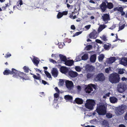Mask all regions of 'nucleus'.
<instances>
[{
	"mask_svg": "<svg viewBox=\"0 0 127 127\" xmlns=\"http://www.w3.org/2000/svg\"><path fill=\"white\" fill-rule=\"evenodd\" d=\"M77 91L78 92H80L81 91L82 88L79 85L77 86Z\"/></svg>",
	"mask_w": 127,
	"mask_h": 127,
	"instance_id": "nucleus-48",
	"label": "nucleus"
},
{
	"mask_svg": "<svg viewBox=\"0 0 127 127\" xmlns=\"http://www.w3.org/2000/svg\"><path fill=\"white\" fill-rule=\"evenodd\" d=\"M11 56V55L10 54L8 53L5 56V57L6 58L9 57H10Z\"/></svg>",
	"mask_w": 127,
	"mask_h": 127,
	"instance_id": "nucleus-52",
	"label": "nucleus"
},
{
	"mask_svg": "<svg viewBox=\"0 0 127 127\" xmlns=\"http://www.w3.org/2000/svg\"><path fill=\"white\" fill-rule=\"evenodd\" d=\"M62 13L63 16L64 15H66L68 14V11H64L62 12Z\"/></svg>",
	"mask_w": 127,
	"mask_h": 127,
	"instance_id": "nucleus-53",
	"label": "nucleus"
},
{
	"mask_svg": "<svg viewBox=\"0 0 127 127\" xmlns=\"http://www.w3.org/2000/svg\"><path fill=\"white\" fill-rule=\"evenodd\" d=\"M91 25H88L85 26V28L86 29H88L90 28Z\"/></svg>",
	"mask_w": 127,
	"mask_h": 127,
	"instance_id": "nucleus-63",
	"label": "nucleus"
},
{
	"mask_svg": "<svg viewBox=\"0 0 127 127\" xmlns=\"http://www.w3.org/2000/svg\"><path fill=\"white\" fill-rule=\"evenodd\" d=\"M111 46V44H109V45H107L105 44L104 45L103 47L105 50H108L110 48Z\"/></svg>",
	"mask_w": 127,
	"mask_h": 127,
	"instance_id": "nucleus-33",
	"label": "nucleus"
},
{
	"mask_svg": "<svg viewBox=\"0 0 127 127\" xmlns=\"http://www.w3.org/2000/svg\"><path fill=\"white\" fill-rule=\"evenodd\" d=\"M52 75L55 77H57L58 75V72L57 68H53L51 71Z\"/></svg>",
	"mask_w": 127,
	"mask_h": 127,
	"instance_id": "nucleus-12",
	"label": "nucleus"
},
{
	"mask_svg": "<svg viewBox=\"0 0 127 127\" xmlns=\"http://www.w3.org/2000/svg\"><path fill=\"white\" fill-rule=\"evenodd\" d=\"M88 58V55L87 54H85L82 57V59L83 60H86Z\"/></svg>",
	"mask_w": 127,
	"mask_h": 127,
	"instance_id": "nucleus-34",
	"label": "nucleus"
},
{
	"mask_svg": "<svg viewBox=\"0 0 127 127\" xmlns=\"http://www.w3.org/2000/svg\"><path fill=\"white\" fill-rule=\"evenodd\" d=\"M32 61L34 65L36 66H38V64L39 63V60L38 58L34 56L32 60Z\"/></svg>",
	"mask_w": 127,
	"mask_h": 127,
	"instance_id": "nucleus-15",
	"label": "nucleus"
},
{
	"mask_svg": "<svg viewBox=\"0 0 127 127\" xmlns=\"http://www.w3.org/2000/svg\"><path fill=\"white\" fill-rule=\"evenodd\" d=\"M104 57V55L103 54L100 55L98 57V60L99 61H102Z\"/></svg>",
	"mask_w": 127,
	"mask_h": 127,
	"instance_id": "nucleus-37",
	"label": "nucleus"
},
{
	"mask_svg": "<svg viewBox=\"0 0 127 127\" xmlns=\"http://www.w3.org/2000/svg\"><path fill=\"white\" fill-rule=\"evenodd\" d=\"M75 13L74 12H72L71 13L69 14L70 15L69 16V17L71 19H75L76 17V16L75 15L73 16L74 14H75Z\"/></svg>",
	"mask_w": 127,
	"mask_h": 127,
	"instance_id": "nucleus-31",
	"label": "nucleus"
},
{
	"mask_svg": "<svg viewBox=\"0 0 127 127\" xmlns=\"http://www.w3.org/2000/svg\"><path fill=\"white\" fill-rule=\"evenodd\" d=\"M96 59V56L95 54H93L91 56L90 58V61L92 63H95Z\"/></svg>",
	"mask_w": 127,
	"mask_h": 127,
	"instance_id": "nucleus-24",
	"label": "nucleus"
},
{
	"mask_svg": "<svg viewBox=\"0 0 127 127\" xmlns=\"http://www.w3.org/2000/svg\"><path fill=\"white\" fill-rule=\"evenodd\" d=\"M89 85L91 87V88H93L95 90L96 89L97 87L95 85L91 84Z\"/></svg>",
	"mask_w": 127,
	"mask_h": 127,
	"instance_id": "nucleus-43",
	"label": "nucleus"
},
{
	"mask_svg": "<svg viewBox=\"0 0 127 127\" xmlns=\"http://www.w3.org/2000/svg\"><path fill=\"white\" fill-rule=\"evenodd\" d=\"M85 90L87 93L89 94L93 91V88H91V87L89 85L88 86L85 88Z\"/></svg>",
	"mask_w": 127,
	"mask_h": 127,
	"instance_id": "nucleus-22",
	"label": "nucleus"
},
{
	"mask_svg": "<svg viewBox=\"0 0 127 127\" xmlns=\"http://www.w3.org/2000/svg\"><path fill=\"white\" fill-rule=\"evenodd\" d=\"M64 81L63 79H60L59 81V84L61 86H63L64 84Z\"/></svg>",
	"mask_w": 127,
	"mask_h": 127,
	"instance_id": "nucleus-47",
	"label": "nucleus"
},
{
	"mask_svg": "<svg viewBox=\"0 0 127 127\" xmlns=\"http://www.w3.org/2000/svg\"><path fill=\"white\" fill-rule=\"evenodd\" d=\"M74 101L77 104H81L83 103V101L82 99L77 97L75 99Z\"/></svg>",
	"mask_w": 127,
	"mask_h": 127,
	"instance_id": "nucleus-18",
	"label": "nucleus"
},
{
	"mask_svg": "<svg viewBox=\"0 0 127 127\" xmlns=\"http://www.w3.org/2000/svg\"><path fill=\"white\" fill-rule=\"evenodd\" d=\"M95 41L97 43L99 44H102V41L101 40L98 39H96L95 40Z\"/></svg>",
	"mask_w": 127,
	"mask_h": 127,
	"instance_id": "nucleus-51",
	"label": "nucleus"
},
{
	"mask_svg": "<svg viewBox=\"0 0 127 127\" xmlns=\"http://www.w3.org/2000/svg\"><path fill=\"white\" fill-rule=\"evenodd\" d=\"M121 62L122 64L124 65H127V59L125 58L121 60Z\"/></svg>",
	"mask_w": 127,
	"mask_h": 127,
	"instance_id": "nucleus-29",
	"label": "nucleus"
},
{
	"mask_svg": "<svg viewBox=\"0 0 127 127\" xmlns=\"http://www.w3.org/2000/svg\"><path fill=\"white\" fill-rule=\"evenodd\" d=\"M116 60L115 57H113L109 58L108 63L110 64H111L114 62Z\"/></svg>",
	"mask_w": 127,
	"mask_h": 127,
	"instance_id": "nucleus-30",
	"label": "nucleus"
},
{
	"mask_svg": "<svg viewBox=\"0 0 127 127\" xmlns=\"http://www.w3.org/2000/svg\"><path fill=\"white\" fill-rule=\"evenodd\" d=\"M34 69L36 70V71H38L40 73H42V72L39 69H38L37 68H34Z\"/></svg>",
	"mask_w": 127,
	"mask_h": 127,
	"instance_id": "nucleus-62",
	"label": "nucleus"
},
{
	"mask_svg": "<svg viewBox=\"0 0 127 127\" xmlns=\"http://www.w3.org/2000/svg\"><path fill=\"white\" fill-rule=\"evenodd\" d=\"M116 39L114 40L113 41V42H115L117 41L118 40H120V39L118 38V36L117 34H116Z\"/></svg>",
	"mask_w": 127,
	"mask_h": 127,
	"instance_id": "nucleus-56",
	"label": "nucleus"
},
{
	"mask_svg": "<svg viewBox=\"0 0 127 127\" xmlns=\"http://www.w3.org/2000/svg\"><path fill=\"white\" fill-rule=\"evenodd\" d=\"M59 56L61 62L64 63L67 60L66 56L61 54L59 55Z\"/></svg>",
	"mask_w": 127,
	"mask_h": 127,
	"instance_id": "nucleus-16",
	"label": "nucleus"
},
{
	"mask_svg": "<svg viewBox=\"0 0 127 127\" xmlns=\"http://www.w3.org/2000/svg\"><path fill=\"white\" fill-rule=\"evenodd\" d=\"M127 108V106L124 105H122L121 106L117 107L115 110L116 114L117 116L122 115L124 113Z\"/></svg>",
	"mask_w": 127,
	"mask_h": 127,
	"instance_id": "nucleus-3",
	"label": "nucleus"
},
{
	"mask_svg": "<svg viewBox=\"0 0 127 127\" xmlns=\"http://www.w3.org/2000/svg\"><path fill=\"white\" fill-rule=\"evenodd\" d=\"M127 89V85L123 83H120L117 86L118 91L122 93L124 92Z\"/></svg>",
	"mask_w": 127,
	"mask_h": 127,
	"instance_id": "nucleus-6",
	"label": "nucleus"
},
{
	"mask_svg": "<svg viewBox=\"0 0 127 127\" xmlns=\"http://www.w3.org/2000/svg\"><path fill=\"white\" fill-rule=\"evenodd\" d=\"M106 3H107V8H108L109 9H111L113 7V3L111 2H108L106 1Z\"/></svg>",
	"mask_w": 127,
	"mask_h": 127,
	"instance_id": "nucleus-26",
	"label": "nucleus"
},
{
	"mask_svg": "<svg viewBox=\"0 0 127 127\" xmlns=\"http://www.w3.org/2000/svg\"><path fill=\"white\" fill-rule=\"evenodd\" d=\"M120 75L116 73H113L110 74L108 77V79L110 82L112 84L118 83L120 80Z\"/></svg>",
	"mask_w": 127,
	"mask_h": 127,
	"instance_id": "nucleus-1",
	"label": "nucleus"
},
{
	"mask_svg": "<svg viewBox=\"0 0 127 127\" xmlns=\"http://www.w3.org/2000/svg\"><path fill=\"white\" fill-rule=\"evenodd\" d=\"M16 71V69L14 68L12 69L11 71H10L8 69H6L4 70L3 72V74L4 75H8L9 74L14 75V73Z\"/></svg>",
	"mask_w": 127,
	"mask_h": 127,
	"instance_id": "nucleus-8",
	"label": "nucleus"
},
{
	"mask_svg": "<svg viewBox=\"0 0 127 127\" xmlns=\"http://www.w3.org/2000/svg\"><path fill=\"white\" fill-rule=\"evenodd\" d=\"M125 27V24H123L121 26H119V30L118 31L122 30Z\"/></svg>",
	"mask_w": 127,
	"mask_h": 127,
	"instance_id": "nucleus-46",
	"label": "nucleus"
},
{
	"mask_svg": "<svg viewBox=\"0 0 127 127\" xmlns=\"http://www.w3.org/2000/svg\"><path fill=\"white\" fill-rule=\"evenodd\" d=\"M63 16L62 12H59L57 15V17L59 19L62 17Z\"/></svg>",
	"mask_w": 127,
	"mask_h": 127,
	"instance_id": "nucleus-42",
	"label": "nucleus"
},
{
	"mask_svg": "<svg viewBox=\"0 0 127 127\" xmlns=\"http://www.w3.org/2000/svg\"><path fill=\"white\" fill-rule=\"evenodd\" d=\"M100 37L101 39L102 40L104 41H106L107 40V39L106 36L104 35H103L101 37Z\"/></svg>",
	"mask_w": 127,
	"mask_h": 127,
	"instance_id": "nucleus-38",
	"label": "nucleus"
},
{
	"mask_svg": "<svg viewBox=\"0 0 127 127\" xmlns=\"http://www.w3.org/2000/svg\"><path fill=\"white\" fill-rule=\"evenodd\" d=\"M124 118L125 120H127V112L125 114L124 117Z\"/></svg>",
	"mask_w": 127,
	"mask_h": 127,
	"instance_id": "nucleus-64",
	"label": "nucleus"
},
{
	"mask_svg": "<svg viewBox=\"0 0 127 127\" xmlns=\"http://www.w3.org/2000/svg\"><path fill=\"white\" fill-rule=\"evenodd\" d=\"M71 29L73 30H74L75 29V27L74 25H71Z\"/></svg>",
	"mask_w": 127,
	"mask_h": 127,
	"instance_id": "nucleus-59",
	"label": "nucleus"
},
{
	"mask_svg": "<svg viewBox=\"0 0 127 127\" xmlns=\"http://www.w3.org/2000/svg\"><path fill=\"white\" fill-rule=\"evenodd\" d=\"M109 99L110 102L112 103H115L117 102L118 101L117 98L114 97H110Z\"/></svg>",
	"mask_w": 127,
	"mask_h": 127,
	"instance_id": "nucleus-23",
	"label": "nucleus"
},
{
	"mask_svg": "<svg viewBox=\"0 0 127 127\" xmlns=\"http://www.w3.org/2000/svg\"><path fill=\"white\" fill-rule=\"evenodd\" d=\"M50 62L53 63V64L56 63L57 62L55 60H53L52 59H50Z\"/></svg>",
	"mask_w": 127,
	"mask_h": 127,
	"instance_id": "nucleus-54",
	"label": "nucleus"
},
{
	"mask_svg": "<svg viewBox=\"0 0 127 127\" xmlns=\"http://www.w3.org/2000/svg\"><path fill=\"white\" fill-rule=\"evenodd\" d=\"M95 79L96 81H103L105 80V77L103 73H99L96 76Z\"/></svg>",
	"mask_w": 127,
	"mask_h": 127,
	"instance_id": "nucleus-7",
	"label": "nucleus"
},
{
	"mask_svg": "<svg viewBox=\"0 0 127 127\" xmlns=\"http://www.w3.org/2000/svg\"><path fill=\"white\" fill-rule=\"evenodd\" d=\"M44 73L48 78H51L52 77L50 74L47 71L45 70Z\"/></svg>",
	"mask_w": 127,
	"mask_h": 127,
	"instance_id": "nucleus-35",
	"label": "nucleus"
},
{
	"mask_svg": "<svg viewBox=\"0 0 127 127\" xmlns=\"http://www.w3.org/2000/svg\"><path fill=\"white\" fill-rule=\"evenodd\" d=\"M23 68L24 70V71L26 73L29 72L30 70L28 67H27L26 66H25L23 67Z\"/></svg>",
	"mask_w": 127,
	"mask_h": 127,
	"instance_id": "nucleus-36",
	"label": "nucleus"
},
{
	"mask_svg": "<svg viewBox=\"0 0 127 127\" xmlns=\"http://www.w3.org/2000/svg\"><path fill=\"white\" fill-rule=\"evenodd\" d=\"M75 69L76 71L78 72H80L81 71V69L79 66H76L75 67Z\"/></svg>",
	"mask_w": 127,
	"mask_h": 127,
	"instance_id": "nucleus-44",
	"label": "nucleus"
},
{
	"mask_svg": "<svg viewBox=\"0 0 127 127\" xmlns=\"http://www.w3.org/2000/svg\"><path fill=\"white\" fill-rule=\"evenodd\" d=\"M107 106L104 105H99L96 110V112L99 115H105L106 112Z\"/></svg>",
	"mask_w": 127,
	"mask_h": 127,
	"instance_id": "nucleus-2",
	"label": "nucleus"
},
{
	"mask_svg": "<svg viewBox=\"0 0 127 127\" xmlns=\"http://www.w3.org/2000/svg\"><path fill=\"white\" fill-rule=\"evenodd\" d=\"M105 72L107 73H109V69L108 68H106L105 69Z\"/></svg>",
	"mask_w": 127,
	"mask_h": 127,
	"instance_id": "nucleus-60",
	"label": "nucleus"
},
{
	"mask_svg": "<svg viewBox=\"0 0 127 127\" xmlns=\"http://www.w3.org/2000/svg\"><path fill=\"white\" fill-rule=\"evenodd\" d=\"M102 125L105 127H109V124L107 121L105 120H103L102 122Z\"/></svg>",
	"mask_w": 127,
	"mask_h": 127,
	"instance_id": "nucleus-25",
	"label": "nucleus"
},
{
	"mask_svg": "<svg viewBox=\"0 0 127 127\" xmlns=\"http://www.w3.org/2000/svg\"><path fill=\"white\" fill-rule=\"evenodd\" d=\"M92 48V46L90 45H87L86 47L87 51L90 50Z\"/></svg>",
	"mask_w": 127,
	"mask_h": 127,
	"instance_id": "nucleus-41",
	"label": "nucleus"
},
{
	"mask_svg": "<svg viewBox=\"0 0 127 127\" xmlns=\"http://www.w3.org/2000/svg\"><path fill=\"white\" fill-rule=\"evenodd\" d=\"M85 104V107L87 109L92 110L94 108V107L95 104V103L94 100L89 99L86 101Z\"/></svg>",
	"mask_w": 127,
	"mask_h": 127,
	"instance_id": "nucleus-4",
	"label": "nucleus"
},
{
	"mask_svg": "<svg viewBox=\"0 0 127 127\" xmlns=\"http://www.w3.org/2000/svg\"><path fill=\"white\" fill-rule=\"evenodd\" d=\"M105 28V27L104 25H101L99 27L98 31L99 32H100Z\"/></svg>",
	"mask_w": 127,
	"mask_h": 127,
	"instance_id": "nucleus-32",
	"label": "nucleus"
},
{
	"mask_svg": "<svg viewBox=\"0 0 127 127\" xmlns=\"http://www.w3.org/2000/svg\"><path fill=\"white\" fill-rule=\"evenodd\" d=\"M116 27V25L115 24H113V25L109 29L112 30L114 28H115Z\"/></svg>",
	"mask_w": 127,
	"mask_h": 127,
	"instance_id": "nucleus-55",
	"label": "nucleus"
},
{
	"mask_svg": "<svg viewBox=\"0 0 127 127\" xmlns=\"http://www.w3.org/2000/svg\"><path fill=\"white\" fill-rule=\"evenodd\" d=\"M106 114V117L108 118H110L112 117V114L110 113H107Z\"/></svg>",
	"mask_w": 127,
	"mask_h": 127,
	"instance_id": "nucleus-39",
	"label": "nucleus"
},
{
	"mask_svg": "<svg viewBox=\"0 0 127 127\" xmlns=\"http://www.w3.org/2000/svg\"><path fill=\"white\" fill-rule=\"evenodd\" d=\"M124 72L123 71V69H120L119 71L118 74H123Z\"/></svg>",
	"mask_w": 127,
	"mask_h": 127,
	"instance_id": "nucleus-50",
	"label": "nucleus"
},
{
	"mask_svg": "<svg viewBox=\"0 0 127 127\" xmlns=\"http://www.w3.org/2000/svg\"><path fill=\"white\" fill-rule=\"evenodd\" d=\"M99 8L101 9V11L102 12H104L107 8L106 3L105 2H102L100 5Z\"/></svg>",
	"mask_w": 127,
	"mask_h": 127,
	"instance_id": "nucleus-11",
	"label": "nucleus"
},
{
	"mask_svg": "<svg viewBox=\"0 0 127 127\" xmlns=\"http://www.w3.org/2000/svg\"><path fill=\"white\" fill-rule=\"evenodd\" d=\"M64 98L67 100L71 101L72 100V97L69 95H66L64 96Z\"/></svg>",
	"mask_w": 127,
	"mask_h": 127,
	"instance_id": "nucleus-27",
	"label": "nucleus"
},
{
	"mask_svg": "<svg viewBox=\"0 0 127 127\" xmlns=\"http://www.w3.org/2000/svg\"><path fill=\"white\" fill-rule=\"evenodd\" d=\"M97 33L95 31H93L91 32L89 35V37L91 38L95 39L96 37V34Z\"/></svg>",
	"mask_w": 127,
	"mask_h": 127,
	"instance_id": "nucleus-20",
	"label": "nucleus"
},
{
	"mask_svg": "<svg viewBox=\"0 0 127 127\" xmlns=\"http://www.w3.org/2000/svg\"><path fill=\"white\" fill-rule=\"evenodd\" d=\"M102 18L104 24H106L108 23V21L110 20L109 15L107 14H105L102 16Z\"/></svg>",
	"mask_w": 127,
	"mask_h": 127,
	"instance_id": "nucleus-10",
	"label": "nucleus"
},
{
	"mask_svg": "<svg viewBox=\"0 0 127 127\" xmlns=\"http://www.w3.org/2000/svg\"><path fill=\"white\" fill-rule=\"evenodd\" d=\"M37 76L35 75L34 74L32 73H31V74L33 76V77L34 79H36L40 81L41 80V77L39 73H37Z\"/></svg>",
	"mask_w": 127,
	"mask_h": 127,
	"instance_id": "nucleus-21",
	"label": "nucleus"
},
{
	"mask_svg": "<svg viewBox=\"0 0 127 127\" xmlns=\"http://www.w3.org/2000/svg\"><path fill=\"white\" fill-rule=\"evenodd\" d=\"M68 74L69 76L72 78L76 77L78 75V74L76 72L72 70L69 71Z\"/></svg>",
	"mask_w": 127,
	"mask_h": 127,
	"instance_id": "nucleus-13",
	"label": "nucleus"
},
{
	"mask_svg": "<svg viewBox=\"0 0 127 127\" xmlns=\"http://www.w3.org/2000/svg\"><path fill=\"white\" fill-rule=\"evenodd\" d=\"M16 71L14 73V75H13L12 76L15 78H21L24 79H25V77H26V74L24 73L23 72H21L19 71L16 70Z\"/></svg>",
	"mask_w": 127,
	"mask_h": 127,
	"instance_id": "nucleus-5",
	"label": "nucleus"
},
{
	"mask_svg": "<svg viewBox=\"0 0 127 127\" xmlns=\"http://www.w3.org/2000/svg\"><path fill=\"white\" fill-rule=\"evenodd\" d=\"M94 75V74L92 73H88L87 75V77L88 78H90Z\"/></svg>",
	"mask_w": 127,
	"mask_h": 127,
	"instance_id": "nucleus-40",
	"label": "nucleus"
},
{
	"mask_svg": "<svg viewBox=\"0 0 127 127\" xmlns=\"http://www.w3.org/2000/svg\"><path fill=\"white\" fill-rule=\"evenodd\" d=\"M68 68L65 66H62L60 69V71L62 73L65 74L68 72Z\"/></svg>",
	"mask_w": 127,
	"mask_h": 127,
	"instance_id": "nucleus-17",
	"label": "nucleus"
},
{
	"mask_svg": "<svg viewBox=\"0 0 127 127\" xmlns=\"http://www.w3.org/2000/svg\"><path fill=\"white\" fill-rule=\"evenodd\" d=\"M54 97L55 98H57L59 96V95L57 93H56L54 95Z\"/></svg>",
	"mask_w": 127,
	"mask_h": 127,
	"instance_id": "nucleus-57",
	"label": "nucleus"
},
{
	"mask_svg": "<svg viewBox=\"0 0 127 127\" xmlns=\"http://www.w3.org/2000/svg\"><path fill=\"white\" fill-rule=\"evenodd\" d=\"M65 83L66 88L69 90L71 89L73 87V84L71 81L66 80Z\"/></svg>",
	"mask_w": 127,
	"mask_h": 127,
	"instance_id": "nucleus-9",
	"label": "nucleus"
},
{
	"mask_svg": "<svg viewBox=\"0 0 127 127\" xmlns=\"http://www.w3.org/2000/svg\"><path fill=\"white\" fill-rule=\"evenodd\" d=\"M11 5V3H10V2L9 1V3H7V4H5V6L6 7H7Z\"/></svg>",
	"mask_w": 127,
	"mask_h": 127,
	"instance_id": "nucleus-61",
	"label": "nucleus"
},
{
	"mask_svg": "<svg viewBox=\"0 0 127 127\" xmlns=\"http://www.w3.org/2000/svg\"><path fill=\"white\" fill-rule=\"evenodd\" d=\"M55 89L56 92L58 93H59L60 91H59V89L57 87H56L55 88Z\"/></svg>",
	"mask_w": 127,
	"mask_h": 127,
	"instance_id": "nucleus-58",
	"label": "nucleus"
},
{
	"mask_svg": "<svg viewBox=\"0 0 127 127\" xmlns=\"http://www.w3.org/2000/svg\"><path fill=\"white\" fill-rule=\"evenodd\" d=\"M85 69L86 70L90 72H92L95 69V67L89 64L86 65Z\"/></svg>",
	"mask_w": 127,
	"mask_h": 127,
	"instance_id": "nucleus-14",
	"label": "nucleus"
},
{
	"mask_svg": "<svg viewBox=\"0 0 127 127\" xmlns=\"http://www.w3.org/2000/svg\"><path fill=\"white\" fill-rule=\"evenodd\" d=\"M80 7L79 5H76L75 6V8L73 11V12L75 13H77L80 10Z\"/></svg>",
	"mask_w": 127,
	"mask_h": 127,
	"instance_id": "nucleus-28",
	"label": "nucleus"
},
{
	"mask_svg": "<svg viewBox=\"0 0 127 127\" xmlns=\"http://www.w3.org/2000/svg\"><path fill=\"white\" fill-rule=\"evenodd\" d=\"M82 31H80V32H77L74 34L73 35V36L74 37L75 36H77V35H79V34H81L82 33Z\"/></svg>",
	"mask_w": 127,
	"mask_h": 127,
	"instance_id": "nucleus-45",
	"label": "nucleus"
},
{
	"mask_svg": "<svg viewBox=\"0 0 127 127\" xmlns=\"http://www.w3.org/2000/svg\"><path fill=\"white\" fill-rule=\"evenodd\" d=\"M123 10V8L122 7H119L118 11L120 12H122Z\"/></svg>",
	"mask_w": 127,
	"mask_h": 127,
	"instance_id": "nucleus-49",
	"label": "nucleus"
},
{
	"mask_svg": "<svg viewBox=\"0 0 127 127\" xmlns=\"http://www.w3.org/2000/svg\"><path fill=\"white\" fill-rule=\"evenodd\" d=\"M73 63L74 61L73 60H68L67 59L64 64L66 65L70 66L73 65Z\"/></svg>",
	"mask_w": 127,
	"mask_h": 127,
	"instance_id": "nucleus-19",
	"label": "nucleus"
}]
</instances>
